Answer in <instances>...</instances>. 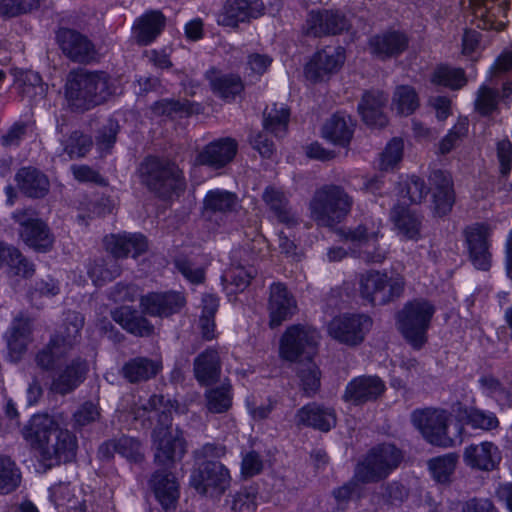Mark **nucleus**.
<instances>
[{
	"label": "nucleus",
	"mask_w": 512,
	"mask_h": 512,
	"mask_svg": "<svg viewBox=\"0 0 512 512\" xmlns=\"http://www.w3.org/2000/svg\"><path fill=\"white\" fill-rule=\"evenodd\" d=\"M141 409L150 413L149 419H156L152 431L154 463L161 468L173 469L186 453L182 432L172 428L174 404L163 395H152L141 404Z\"/></svg>",
	"instance_id": "obj_1"
},
{
	"label": "nucleus",
	"mask_w": 512,
	"mask_h": 512,
	"mask_svg": "<svg viewBox=\"0 0 512 512\" xmlns=\"http://www.w3.org/2000/svg\"><path fill=\"white\" fill-rule=\"evenodd\" d=\"M22 434L41 458L49 462L48 466L71 462L76 457V436L60 428L54 417L46 413L33 415L24 426Z\"/></svg>",
	"instance_id": "obj_2"
},
{
	"label": "nucleus",
	"mask_w": 512,
	"mask_h": 512,
	"mask_svg": "<svg viewBox=\"0 0 512 512\" xmlns=\"http://www.w3.org/2000/svg\"><path fill=\"white\" fill-rule=\"evenodd\" d=\"M117 94V88L109 73L83 68L69 72L65 84V97L75 112H86L105 104Z\"/></svg>",
	"instance_id": "obj_3"
},
{
	"label": "nucleus",
	"mask_w": 512,
	"mask_h": 512,
	"mask_svg": "<svg viewBox=\"0 0 512 512\" xmlns=\"http://www.w3.org/2000/svg\"><path fill=\"white\" fill-rule=\"evenodd\" d=\"M105 242L106 249L112 257L94 259L87 267L89 278L98 286L120 275L121 267L117 262L118 258H125L129 254L136 258L145 253L148 248L146 237L140 233L111 235L106 237Z\"/></svg>",
	"instance_id": "obj_4"
},
{
	"label": "nucleus",
	"mask_w": 512,
	"mask_h": 512,
	"mask_svg": "<svg viewBox=\"0 0 512 512\" xmlns=\"http://www.w3.org/2000/svg\"><path fill=\"white\" fill-rule=\"evenodd\" d=\"M352 197L338 185H324L317 189L309 203L311 219L320 227H333L350 213Z\"/></svg>",
	"instance_id": "obj_5"
},
{
	"label": "nucleus",
	"mask_w": 512,
	"mask_h": 512,
	"mask_svg": "<svg viewBox=\"0 0 512 512\" xmlns=\"http://www.w3.org/2000/svg\"><path fill=\"white\" fill-rule=\"evenodd\" d=\"M434 313V305L425 299L409 301L397 313L398 330L414 349L420 350L426 344Z\"/></svg>",
	"instance_id": "obj_6"
},
{
	"label": "nucleus",
	"mask_w": 512,
	"mask_h": 512,
	"mask_svg": "<svg viewBox=\"0 0 512 512\" xmlns=\"http://www.w3.org/2000/svg\"><path fill=\"white\" fill-rule=\"evenodd\" d=\"M137 172L141 183L161 198L186 187L182 170L175 162H141Z\"/></svg>",
	"instance_id": "obj_7"
},
{
	"label": "nucleus",
	"mask_w": 512,
	"mask_h": 512,
	"mask_svg": "<svg viewBox=\"0 0 512 512\" xmlns=\"http://www.w3.org/2000/svg\"><path fill=\"white\" fill-rule=\"evenodd\" d=\"M405 279L396 272L370 270L360 276L359 291L372 305H385L402 296Z\"/></svg>",
	"instance_id": "obj_8"
},
{
	"label": "nucleus",
	"mask_w": 512,
	"mask_h": 512,
	"mask_svg": "<svg viewBox=\"0 0 512 512\" xmlns=\"http://www.w3.org/2000/svg\"><path fill=\"white\" fill-rule=\"evenodd\" d=\"M402 459L403 454L395 445H378L357 464L354 479L361 483L378 482L396 469Z\"/></svg>",
	"instance_id": "obj_9"
},
{
	"label": "nucleus",
	"mask_w": 512,
	"mask_h": 512,
	"mask_svg": "<svg viewBox=\"0 0 512 512\" xmlns=\"http://www.w3.org/2000/svg\"><path fill=\"white\" fill-rule=\"evenodd\" d=\"M413 425L421 432L423 437L432 445L448 448L456 441L462 442L461 424H456L458 434L455 437L449 436L448 421L449 414L445 410L425 408L417 409L411 414Z\"/></svg>",
	"instance_id": "obj_10"
},
{
	"label": "nucleus",
	"mask_w": 512,
	"mask_h": 512,
	"mask_svg": "<svg viewBox=\"0 0 512 512\" xmlns=\"http://www.w3.org/2000/svg\"><path fill=\"white\" fill-rule=\"evenodd\" d=\"M12 217L19 225V236L27 246L43 253L52 249L54 236L35 210L20 209L15 211Z\"/></svg>",
	"instance_id": "obj_11"
},
{
	"label": "nucleus",
	"mask_w": 512,
	"mask_h": 512,
	"mask_svg": "<svg viewBox=\"0 0 512 512\" xmlns=\"http://www.w3.org/2000/svg\"><path fill=\"white\" fill-rule=\"evenodd\" d=\"M229 470L220 462L207 460L195 469L190 484L202 495L221 496L230 486Z\"/></svg>",
	"instance_id": "obj_12"
},
{
	"label": "nucleus",
	"mask_w": 512,
	"mask_h": 512,
	"mask_svg": "<svg viewBox=\"0 0 512 512\" xmlns=\"http://www.w3.org/2000/svg\"><path fill=\"white\" fill-rule=\"evenodd\" d=\"M350 26L349 19L340 9H317L308 13L302 33L314 38L336 36L349 30Z\"/></svg>",
	"instance_id": "obj_13"
},
{
	"label": "nucleus",
	"mask_w": 512,
	"mask_h": 512,
	"mask_svg": "<svg viewBox=\"0 0 512 512\" xmlns=\"http://www.w3.org/2000/svg\"><path fill=\"white\" fill-rule=\"evenodd\" d=\"M373 321L365 314H347L334 317L328 324L329 335L338 342L356 346L361 344L370 331Z\"/></svg>",
	"instance_id": "obj_14"
},
{
	"label": "nucleus",
	"mask_w": 512,
	"mask_h": 512,
	"mask_svg": "<svg viewBox=\"0 0 512 512\" xmlns=\"http://www.w3.org/2000/svg\"><path fill=\"white\" fill-rule=\"evenodd\" d=\"M56 42L64 56L74 63L87 65L98 58L95 44L75 29L59 28L56 32Z\"/></svg>",
	"instance_id": "obj_15"
},
{
	"label": "nucleus",
	"mask_w": 512,
	"mask_h": 512,
	"mask_svg": "<svg viewBox=\"0 0 512 512\" xmlns=\"http://www.w3.org/2000/svg\"><path fill=\"white\" fill-rule=\"evenodd\" d=\"M318 332L302 325L289 327L281 339L280 353L288 361H296L301 355L311 358L312 352L318 343Z\"/></svg>",
	"instance_id": "obj_16"
},
{
	"label": "nucleus",
	"mask_w": 512,
	"mask_h": 512,
	"mask_svg": "<svg viewBox=\"0 0 512 512\" xmlns=\"http://www.w3.org/2000/svg\"><path fill=\"white\" fill-rule=\"evenodd\" d=\"M262 0H225L217 16L219 25L238 28L241 23H250L265 14Z\"/></svg>",
	"instance_id": "obj_17"
},
{
	"label": "nucleus",
	"mask_w": 512,
	"mask_h": 512,
	"mask_svg": "<svg viewBox=\"0 0 512 512\" xmlns=\"http://www.w3.org/2000/svg\"><path fill=\"white\" fill-rule=\"evenodd\" d=\"M463 235L473 266L488 271L492 262L489 250L490 227L484 223H474L463 230Z\"/></svg>",
	"instance_id": "obj_18"
},
{
	"label": "nucleus",
	"mask_w": 512,
	"mask_h": 512,
	"mask_svg": "<svg viewBox=\"0 0 512 512\" xmlns=\"http://www.w3.org/2000/svg\"><path fill=\"white\" fill-rule=\"evenodd\" d=\"M34 320L26 313H18L5 333V340L11 361L18 362L33 342Z\"/></svg>",
	"instance_id": "obj_19"
},
{
	"label": "nucleus",
	"mask_w": 512,
	"mask_h": 512,
	"mask_svg": "<svg viewBox=\"0 0 512 512\" xmlns=\"http://www.w3.org/2000/svg\"><path fill=\"white\" fill-rule=\"evenodd\" d=\"M409 43L410 38L404 31L389 29L371 36L367 45L374 57L385 61L400 56Z\"/></svg>",
	"instance_id": "obj_20"
},
{
	"label": "nucleus",
	"mask_w": 512,
	"mask_h": 512,
	"mask_svg": "<svg viewBox=\"0 0 512 512\" xmlns=\"http://www.w3.org/2000/svg\"><path fill=\"white\" fill-rule=\"evenodd\" d=\"M345 51L342 47H327L316 52L305 66V76L312 82L323 81L336 73L344 64Z\"/></svg>",
	"instance_id": "obj_21"
},
{
	"label": "nucleus",
	"mask_w": 512,
	"mask_h": 512,
	"mask_svg": "<svg viewBox=\"0 0 512 512\" xmlns=\"http://www.w3.org/2000/svg\"><path fill=\"white\" fill-rule=\"evenodd\" d=\"M268 312L272 329L279 327L297 312V301L285 284L277 282L270 286Z\"/></svg>",
	"instance_id": "obj_22"
},
{
	"label": "nucleus",
	"mask_w": 512,
	"mask_h": 512,
	"mask_svg": "<svg viewBox=\"0 0 512 512\" xmlns=\"http://www.w3.org/2000/svg\"><path fill=\"white\" fill-rule=\"evenodd\" d=\"M185 296L176 291L152 292L140 298L143 313L154 317H169L185 306Z\"/></svg>",
	"instance_id": "obj_23"
},
{
	"label": "nucleus",
	"mask_w": 512,
	"mask_h": 512,
	"mask_svg": "<svg viewBox=\"0 0 512 512\" xmlns=\"http://www.w3.org/2000/svg\"><path fill=\"white\" fill-rule=\"evenodd\" d=\"M385 391V384L378 376H360L351 380L343 399L355 405L377 400Z\"/></svg>",
	"instance_id": "obj_24"
},
{
	"label": "nucleus",
	"mask_w": 512,
	"mask_h": 512,
	"mask_svg": "<svg viewBox=\"0 0 512 512\" xmlns=\"http://www.w3.org/2000/svg\"><path fill=\"white\" fill-rule=\"evenodd\" d=\"M171 470L159 467L150 479L151 488L165 510L175 509L179 498V485Z\"/></svg>",
	"instance_id": "obj_25"
},
{
	"label": "nucleus",
	"mask_w": 512,
	"mask_h": 512,
	"mask_svg": "<svg viewBox=\"0 0 512 512\" xmlns=\"http://www.w3.org/2000/svg\"><path fill=\"white\" fill-rule=\"evenodd\" d=\"M388 102V96L379 90L366 91L358 105V111L366 125L375 128H383L388 123V118L383 109Z\"/></svg>",
	"instance_id": "obj_26"
},
{
	"label": "nucleus",
	"mask_w": 512,
	"mask_h": 512,
	"mask_svg": "<svg viewBox=\"0 0 512 512\" xmlns=\"http://www.w3.org/2000/svg\"><path fill=\"white\" fill-rule=\"evenodd\" d=\"M463 459L466 465L473 469L492 471L499 465L501 453L494 443L485 441L466 447Z\"/></svg>",
	"instance_id": "obj_27"
},
{
	"label": "nucleus",
	"mask_w": 512,
	"mask_h": 512,
	"mask_svg": "<svg viewBox=\"0 0 512 512\" xmlns=\"http://www.w3.org/2000/svg\"><path fill=\"white\" fill-rule=\"evenodd\" d=\"M390 219L402 239L418 241L421 238L422 216L417 212L397 204L391 209Z\"/></svg>",
	"instance_id": "obj_28"
},
{
	"label": "nucleus",
	"mask_w": 512,
	"mask_h": 512,
	"mask_svg": "<svg viewBox=\"0 0 512 512\" xmlns=\"http://www.w3.org/2000/svg\"><path fill=\"white\" fill-rule=\"evenodd\" d=\"M166 17L159 10H150L140 16L132 27L135 41L146 46L152 43L164 30Z\"/></svg>",
	"instance_id": "obj_29"
},
{
	"label": "nucleus",
	"mask_w": 512,
	"mask_h": 512,
	"mask_svg": "<svg viewBox=\"0 0 512 512\" xmlns=\"http://www.w3.org/2000/svg\"><path fill=\"white\" fill-rule=\"evenodd\" d=\"M87 369L85 360L81 358L72 360L65 369L52 379L50 391L62 396L71 393L84 380Z\"/></svg>",
	"instance_id": "obj_30"
},
{
	"label": "nucleus",
	"mask_w": 512,
	"mask_h": 512,
	"mask_svg": "<svg viewBox=\"0 0 512 512\" xmlns=\"http://www.w3.org/2000/svg\"><path fill=\"white\" fill-rule=\"evenodd\" d=\"M356 122L344 112L333 114L322 127V136L331 142L346 147L354 134Z\"/></svg>",
	"instance_id": "obj_31"
},
{
	"label": "nucleus",
	"mask_w": 512,
	"mask_h": 512,
	"mask_svg": "<svg viewBox=\"0 0 512 512\" xmlns=\"http://www.w3.org/2000/svg\"><path fill=\"white\" fill-rule=\"evenodd\" d=\"M296 422L298 425L309 426L327 432L336 425V415L332 408L312 403L305 405L297 411Z\"/></svg>",
	"instance_id": "obj_32"
},
{
	"label": "nucleus",
	"mask_w": 512,
	"mask_h": 512,
	"mask_svg": "<svg viewBox=\"0 0 512 512\" xmlns=\"http://www.w3.org/2000/svg\"><path fill=\"white\" fill-rule=\"evenodd\" d=\"M220 373L221 361L217 350L208 348L195 358L194 375L200 384L208 386L216 383Z\"/></svg>",
	"instance_id": "obj_33"
},
{
	"label": "nucleus",
	"mask_w": 512,
	"mask_h": 512,
	"mask_svg": "<svg viewBox=\"0 0 512 512\" xmlns=\"http://www.w3.org/2000/svg\"><path fill=\"white\" fill-rule=\"evenodd\" d=\"M162 370V362L147 357H135L128 360L122 367L123 377L130 383L148 381Z\"/></svg>",
	"instance_id": "obj_34"
},
{
	"label": "nucleus",
	"mask_w": 512,
	"mask_h": 512,
	"mask_svg": "<svg viewBox=\"0 0 512 512\" xmlns=\"http://www.w3.org/2000/svg\"><path fill=\"white\" fill-rule=\"evenodd\" d=\"M112 318L127 332L138 336L148 337L153 334L154 326L138 311L129 306H122L112 312Z\"/></svg>",
	"instance_id": "obj_35"
},
{
	"label": "nucleus",
	"mask_w": 512,
	"mask_h": 512,
	"mask_svg": "<svg viewBox=\"0 0 512 512\" xmlns=\"http://www.w3.org/2000/svg\"><path fill=\"white\" fill-rule=\"evenodd\" d=\"M263 201L276 219L291 228L298 224L297 215L292 211L285 194L275 187H267L263 192Z\"/></svg>",
	"instance_id": "obj_36"
},
{
	"label": "nucleus",
	"mask_w": 512,
	"mask_h": 512,
	"mask_svg": "<svg viewBox=\"0 0 512 512\" xmlns=\"http://www.w3.org/2000/svg\"><path fill=\"white\" fill-rule=\"evenodd\" d=\"M206 78L212 91L223 99H234L244 88L239 76L224 74L216 68L209 69Z\"/></svg>",
	"instance_id": "obj_37"
},
{
	"label": "nucleus",
	"mask_w": 512,
	"mask_h": 512,
	"mask_svg": "<svg viewBox=\"0 0 512 512\" xmlns=\"http://www.w3.org/2000/svg\"><path fill=\"white\" fill-rule=\"evenodd\" d=\"M16 181L20 190L31 198L44 197L49 190L47 177L33 167H25L16 174Z\"/></svg>",
	"instance_id": "obj_38"
},
{
	"label": "nucleus",
	"mask_w": 512,
	"mask_h": 512,
	"mask_svg": "<svg viewBox=\"0 0 512 512\" xmlns=\"http://www.w3.org/2000/svg\"><path fill=\"white\" fill-rule=\"evenodd\" d=\"M381 229L382 221L380 219L365 218L356 227L348 228L344 231V238L358 249L369 241L384 238Z\"/></svg>",
	"instance_id": "obj_39"
},
{
	"label": "nucleus",
	"mask_w": 512,
	"mask_h": 512,
	"mask_svg": "<svg viewBox=\"0 0 512 512\" xmlns=\"http://www.w3.org/2000/svg\"><path fill=\"white\" fill-rule=\"evenodd\" d=\"M290 120L289 108L281 103H274L270 107H266L263 113L264 130L276 137H284L288 132Z\"/></svg>",
	"instance_id": "obj_40"
},
{
	"label": "nucleus",
	"mask_w": 512,
	"mask_h": 512,
	"mask_svg": "<svg viewBox=\"0 0 512 512\" xmlns=\"http://www.w3.org/2000/svg\"><path fill=\"white\" fill-rule=\"evenodd\" d=\"M59 339L58 336H51L49 342L35 354L34 361L41 370H54L69 353V350L59 343Z\"/></svg>",
	"instance_id": "obj_41"
},
{
	"label": "nucleus",
	"mask_w": 512,
	"mask_h": 512,
	"mask_svg": "<svg viewBox=\"0 0 512 512\" xmlns=\"http://www.w3.org/2000/svg\"><path fill=\"white\" fill-rule=\"evenodd\" d=\"M83 325L84 318L79 312L68 311L62 326L52 336H58L59 343L70 351L78 343Z\"/></svg>",
	"instance_id": "obj_42"
},
{
	"label": "nucleus",
	"mask_w": 512,
	"mask_h": 512,
	"mask_svg": "<svg viewBox=\"0 0 512 512\" xmlns=\"http://www.w3.org/2000/svg\"><path fill=\"white\" fill-rule=\"evenodd\" d=\"M238 151V142L232 137H222L207 144L197 160H233Z\"/></svg>",
	"instance_id": "obj_43"
},
{
	"label": "nucleus",
	"mask_w": 512,
	"mask_h": 512,
	"mask_svg": "<svg viewBox=\"0 0 512 512\" xmlns=\"http://www.w3.org/2000/svg\"><path fill=\"white\" fill-rule=\"evenodd\" d=\"M237 204V196L229 191L215 189L207 192L203 207L205 211L212 213H227L234 210Z\"/></svg>",
	"instance_id": "obj_44"
},
{
	"label": "nucleus",
	"mask_w": 512,
	"mask_h": 512,
	"mask_svg": "<svg viewBox=\"0 0 512 512\" xmlns=\"http://www.w3.org/2000/svg\"><path fill=\"white\" fill-rule=\"evenodd\" d=\"M458 457L454 453L434 457L427 462L432 478L441 484L449 483L455 470Z\"/></svg>",
	"instance_id": "obj_45"
},
{
	"label": "nucleus",
	"mask_w": 512,
	"mask_h": 512,
	"mask_svg": "<svg viewBox=\"0 0 512 512\" xmlns=\"http://www.w3.org/2000/svg\"><path fill=\"white\" fill-rule=\"evenodd\" d=\"M431 82L435 85L458 90L466 85L467 79L463 69L441 65L434 70Z\"/></svg>",
	"instance_id": "obj_46"
},
{
	"label": "nucleus",
	"mask_w": 512,
	"mask_h": 512,
	"mask_svg": "<svg viewBox=\"0 0 512 512\" xmlns=\"http://www.w3.org/2000/svg\"><path fill=\"white\" fill-rule=\"evenodd\" d=\"M19 92L23 97H27L30 101L37 98H44L47 86L43 83L39 73L34 71H26L20 74L17 79Z\"/></svg>",
	"instance_id": "obj_47"
},
{
	"label": "nucleus",
	"mask_w": 512,
	"mask_h": 512,
	"mask_svg": "<svg viewBox=\"0 0 512 512\" xmlns=\"http://www.w3.org/2000/svg\"><path fill=\"white\" fill-rule=\"evenodd\" d=\"M21 483V472L9 457L0 456V494L15 491Z\"/></svg>",
	"instance_id": "obj_48"
},
{
	"label": "nucleus",
	"mask_w": 512,
	"mask_h": 512,
	"mask_svg": "<svg viewBox=\"0 0 512 512\" xmlns=\"http://www.w3.org/2000/svg\"><path fill=\"white\" fill-rule=\"evenodd\" d=\"M297 375L306 395H313L319 390L321 373L317 365L311 361V358L297 365Z\"/></svg>",
	"instance_id": "obj_49"
},
{
	"label": "nucleus",
	"mask_w": 512,
	"mask_h": 512,
	"mask_svg": "<svg viewBox=\"0 0 512 512\" xmlns=\"http://www.w3.org/2000/svg\"><path fill=\"white\" fill-rule=\"evenodd\" d=\"M392 104L398 114L408 116L419 106L418 95L411 86H398L394 92Z\"/></svg>",
	"instance_id": "obj_50"
},
{
	"label": "nucleus",
	"mask_w": 512,
	"mask_h": 512,
	"mask_svg": "<svg viewBox=\"0 0 512 512\" xmlns=\"http://www.w3.org/2000/svg\"><path fill=\"white\" fill-rule=\"evenodd\" d=\"M150 110L155 116H184L191 114V104L188 100L161 99L153 103Z\"/></svg>",
	"instance_id": "obj_51"
},
{
	"label": "nucleus",
	"mask_w": 512,
	"mask_h": 512,
	"mask_svg": "<svg viewBox=\"0 0 512 512\" xmlns=\"http://www.w3.org/2000/svg\"><path fill=\"white\" fill-rule=\"evenodd\" d=\"M388 254L389 247L383 241V238L369 241L357 249L358 258L368 264H381L386 260Z\"/></svg>",
	"instance_id": "obj_52"
},
{
	"label": "nucleus",
	"mask_w": 512,
	"mask_h": 512,
	"mask_svg": "<svg viewBox=\"0 0 512 512\" xmlns=\"http://www.w3.org/2000/svg\"><path fill=\"white\" fill-rule=\"evenodd\" d=\"M207 408L212 413H224L232 405L230 387L223 385L206 393Z\"/></svg>",
	"instance_id": "obj_53"
},
{
	"label": "nucleus",
	"mask_w": 512,
	"mask_h": 512,
	"mask_svg": "<svg viewBox=\"0 0 512 512\" xmlns=\"http://www.w3.org/2000/svg\"><path fill=\"white\" fill-rule=\"evenodd\" d=\"M479 384L483 392L494 398L500 405H510L511 394L498 379L493 376H482Z\"/></svg>",
	"instance_id": "obj_54"
},
{
	"label": "nucleus",
	"mask_w": 512,
	"mask_h": 512,
	"mask_svg": "<svg viewBox=\"0 0 512 512\" xmlns=\"http://www.w3.org/2000/svg\"><path fill=\"white\" fill-rule=\"evenodd\" d=\"M469 130L468 118H459L448 134L442 139L439 150L442 155L449 153L467 135Z\"/></svg>",
	"instance_id": "obj_55"
},
{
	"label": "nucleus",
	"mask_w": 512,
	"mask_h": 512,
	"mask_svg": "<svg viewBox=\"0 0 512 512\" xmlns=\"http://www.w3.org/2000/svg\"><path fill=\"white\" fill-rule=\"evenodd\" d=\"M257 271L254 267H245L237 265L231 267L222 277L223 281L234 285L238 291L245 290L251 280L255 277Z\"/></svg>",
	"instance_id": "obj_56"
},
{
	"label": "nucleus",
	"mask_w": 512,
	"mask_h": 512,
	"mask_svg": "<svg viewBox=\"0 0 512 512\" xmlns=\"http://www.w3.org/2000/svg\"><path fill=\"white\" fill-rule=\"evenodd\" d=\"M3 260L14 271L16 275L29 277L34 273V266L15 247H5Z\"/></svg>",
	"instance_id": "obj_57"
},
{
	"label": "nucleus",
	"mask_w": 512,
	"mask_h": 512,
	"mask_svg": "<svg viewBox=\"0 0 512 512\" xmlns=\"http://www.w3.org/2000/svg\"><path fill=\"white\" fill-rule=\"evenodd\" d=\"M92 144L90 136L80 131H74L66 141L65 151L70 158H82L89 152Z\"/></svg>",
	"instance_id": "obj_58"
},
{
	"label": "nucleus",
	"mask_w": 512,
	"mask_h": 512,
	"mask_svg": "<svg viewBox=\"0 0 512 512\" xmlns=\"http://www.w3.org/2000/svg\"><path fill=\"white\" fill-rule=\"evenodd\" d=\"M463 415L466 422L474 428L491 430L499 424L498 419L493 413H485L476 408L465 409Z\"/></svg>",
	"instance_id": "obj_59"
},
{
	"label": "nucleus",
	"mask_w": 512,
	"mask_h": 512,
	"mask_svg": "<svg viewBox=\"0 0 512 512\" xmlns=\"http://www.w3.org/2000/svg\"><path fill=\"white\" fill-rule=\"evenodd\" d=\"M409 497V490L399 482H390L382 487L381 498L387 505L399 507Z\"/></svg>",
	"instance_id": "obj_60"
},
{
	"label": "nucleus",
	"mask_w": 512,
	"mask_h": 512,
	"mask_svg": "<svg viewBox=\"0 0 512 512\" xmlns=\"http://www.w3.org/2000/svg\"><path fill=\"white\" fill-rule=\"evenodd\" d=\"M101 413L97 403L86 401L73 413L74 427L81 428L100 419Z\"/></svg>",
	"instance_id": "obj_61"
},
{
	"label": "nucleus",
	"mask_w": 512,
	"mask_h": 512,
	"mask_svg": "<svg viewBox=\"0 0 512 512\" xmlns=\"http://www.w3.org/2000/svg\"><path fill=\"white\" fill-rule=\"evenodd\" d=\"M498 92L487 86H482L477 93L475 109L482 116L490 115L497 108Z\"/></svg>",
	"instance_id": "obj_62"
},
{
	"label": "nucleus",
	"mask_w": 512,
	"mask_h": 512,
	"mask_svg": "<svg viewBox=\"0 0 512 512\" xmlns=\"http://www.w3.org/2000/svg\"><path fill=\"white\" fill-rule=\"evenodd\" d=\"M431 209L435 216L444 217L448 215L455 204V190L431 193Z\"/></svg>",
	"instance_id": "obj_63"
},
{
	"label": "nucleus",
	"mask_w": 512,
	"mask_h": 512,
	"mask_svg": "<svg viewBox=\"0 0 512 512\" xmlns=\"http://www.w3.org/2000/svg\"><path fill=\"white\" fill-rule=\"evenodd\" d=\"M118 453L133 462H141L144 458L139 440L123 436L117 439Z\"/></svg>",
	"instance_id": "obj_64"
}]
</instances>
